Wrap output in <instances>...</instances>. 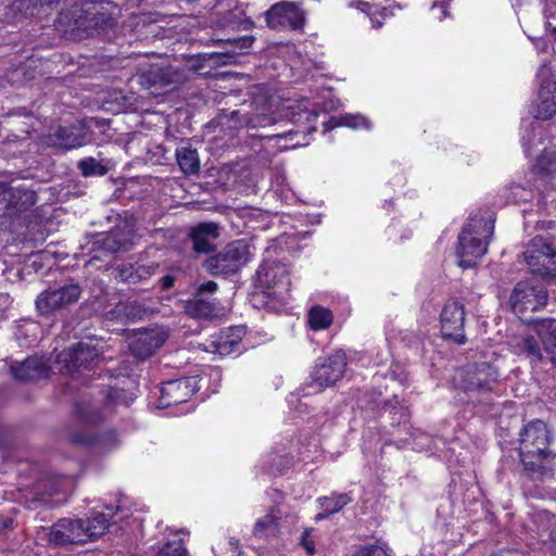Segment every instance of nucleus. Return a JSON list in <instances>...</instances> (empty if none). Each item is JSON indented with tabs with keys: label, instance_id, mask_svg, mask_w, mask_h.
Segmentation results:
<instances>
[{
	"label": "nucleus",
	"instance_id": "1",
	"mask_svg": "<svg viewBox=\"0 0 556 556\" xmlns=\"http://www.w3.org/2000/svg\"><path fill=\"white\" fill-rule=\"evenodd\" d=\"M520 437L519 455L525 469L533 478L548 475L555 455L548 448L551 435L547 426L541 420L531 421Z\"/></svg>",
	"mask_w": 556,
	"mask_h": 556
},
{
	"label": "nucleus",
	"instance_id": "2",
	"mask_svg": "<svg viewBox=\"0 0 556 556\" xmlns=\"http://www.w3.org/2000/svg\"><path fill=\"white\" fill-rule=\"evenodd\" d=\"M493 229L494 225L491 220L477 217L470 219L458 238L457 255L460 267H473L486 253Z\"/></svg>",
	"mask_w": 556,
	"mask_h": 556
},
{
	"label": "nucleus",
	"instance_id": "3",
	"mask_svg": "<svg viewBox=\"0 0 556 556\" xmlns=\"http://www.w3.org/2000/svg\"><path fill=\"white\" fill-rule=\"evenodd\" d=\"M252 100L250 111L238 110L230 114L235 127L260 128L276 123L274 98L263 86H254L251 91Z\"/></svg>",
	"mask_w": 556,
	"mask_h": 556
},
{
	"label": "nucleus",
	"instance_id": "4",
	"mask_svg": "<svg viewBox=\"0 0 556 556\" xmlns=\"http://www.w3.org/2000/svg\"><path fill=\"white\" fill-rule=\"evenodd\" d=\"M253 43L251 36H243L228 41L229 49L225 52H212L191 55L186 60L188 71L202 76L210 75L214 68L233 64L238 54L243 53Z\"/></svg>",
	"mask_w": 556,
	"mask_h": 556
},
{
	"label": "nucleus",
	"instance_id": "5",
	"mask_svg": "<svg viewBox=\"0 0 556 556\" xmlns=\"http://www.w3.org/2000/svg\"><path fill=\"white\" fill-rule=\"evenodd\" d=\"M254 255V248L245 240H236L227 244L216 255L206 261V267L213 275H229L245 266Z\"/></svg>",
	"mask_w": 556,
	"mask_h": 556
},
{
	"label": "nucleus",
	"instance_id": "6",
	"mask_svg": "<svg viewBox=\"0 0 556 556\" xmlns=\"http://www.w3.org/2000/svg\"><path fill=\"white\" fill-rule=\"evenodd\" d=\"M99 356L100 351L91 342H78L56 354L55 367L60 372L73 376L83 370H90Z\"/></svg>",
	"mask_w": 556,
	"mask_h": 556
},
{
	"label": "nucleus",
	"instance_id": "7",
	"mask_svg": "<svg viewBox=\"0 0 556 556\" xmlns=\"http://www.w3.org/2000/svg\"><path fill=\"white\" fill-rule=\"evenodd\" d=\"M346 356L342 351H337L327 357H319L312 374V384L308 387L313 391H307L305 395L321 392L325 388L333 386L339 381L345 371Z\"/></svg>",
	"mask_w": 556,
	"mask_h": 556
},
{
	"label": "nucleus",
	"instance_id": "8",
	"mask_svg": "<svg viewBox=\"0 0 556 556\" xmlns=\"http://www.w3.org/2000/svg\"><path fill=\"white\" fill-rule=\"evenodd\" d=\"M546 303V290L532 280L519 281L509 298L510 307L519 318H523L527 313L540 309Z\"/></svg>",
	"mask_w": 556,
	"mask_h": 556
},
{
	"label": "nucleus",
	"instance_id": "9",
	"mask_svg": "<svg viewBox=\"0 0 556 556\" xmlns=\"http://www.w3.org/2000/svg\"><path fill=\"white\" fill-rule=\"evenodd\" d=\"M266 24L273 29L302 30L305 24V12L291 1L273 4L265 13Z\"/></svg>",
	"mask_w": 556,
	"mask_h": 556
},
{
	"label": "nucleus",
	"instance_id": "10",
	"mask_svg": "<svg viewBox=\"0 0 556 556\" xmlns=\"http://www.w3.org/2000/svg\"><path fill=\"white\" fill-rule=\"evenodd\" d=\"M531 273L542 277L556 276V253L542 238H534L523 253Z\"/></svg>",
	"mask_w": 556,
	"mask_h": 556
},
{
	"label": "nucleus",
	"instance_id": "11",
	"mask_svg": "<svg viewBox=\"0 0 556 556\" xmlns=\"http://www.w3.org/2000/svg\"><path fill=\"white\" fill-rule=\"evenodd\" d=\"M80 293L81 289L76 283L49 289L38 295L36 306L40 314L48 315L76 303L80 298Z\"/></svg>",
	"mask_w": 556,
	"mask_h": 556
},
{
	"label": "nucleus",
	"instance_id": "12",
	"mask_svg": "<svg viewBox=\"0 0 556 556\" xmlns=\"http://www.w3.org/2000/svg\"><path fill=\"white\" fill-rule=\"evenodd\" d=\"M256 277L269 295L283 299L289 293V270L285 264L266 262L257 269Z\"/></svg>",
	"mask_w": 556,
	"mask_h": 556
},
{
	"label": "nucleus",
	"instance_id": "13",
	"mask_svg": "<svg viewBox=\"0 0 556 556\" xmlns=\"http://www.w3.org/2000/svg\"><path fill=\"white\" fill-rule=\"evenodd\" d=\"M0 215H13L28 210L37 201L36 192L25 185L8 186L0 182Z\"/></svg>",
	"mask_w": 556,
	"mask_h": 556
},
{
	"label": "nucleus",
	"instance_id": "14",
	"mask_svg": "<svg viewBox=\"0 0 556 556\" xmlns=\"http://www.w3.org/2000/svg\"><path fill=\"white\" fill-rule=\"evenodd\" d=\"M465 315L463 303L456 300L447 301L441 312L440 320L442 334L453 339L458 344L465 343Z\"/></svg>",
	"mask_w": 556,
	"mask_h": 556
},
{
	"label": "nucleus",
	"instance_id": "15",
	"mask_svg": "<svg viewBox=\"0 0 556 556\" xmlns=\"http://www.w3.org/2000/svg\"><path fill=\"white\" fill-rule=\"evenodd\" d=\"M49 541L54 544H85L88 542L86 521L60 519L50 530Z\"/></svg>",
	"mask_w": 556,
	"mask_h": 556
},
{
	"label": "nucleus",
	"instance_id": "16",
	"mask_svg": "<svg viewBox=\"0 0 556 556\" xmlns=\"http://www.w3.org/2000/svg\"><path fill=\"white\" fill-rule=\"evenodd\" d=\"M167 338L168 333L163 328L142 329L132 336L129 348L136 357L144 359L161 348Z\"/></svg>",
	"mask_w": 556,
	"mask_h": 556
},
{
	"label": "nucleus",
	"instance_id": "17",
	"mask_svg": "<svg viewBox=\"0 0 556 556\" xmlns=\"http://www.w3.org/2000/svg\"><path fill=\"white\" fill-rule=\"evenodd\" d=\"M86 128L81 122L68 127H59L47 137V144L64 150L75 149L86 143Z\"/></svg>",
	"mask_w": 556,
	"mask_h": 556
},
{
	"label": "nucleus",
	"instance_id": "18",
	"mask_svg": "<svg viewBox=\"0 0 556 556\" xmlns=\"http://www.w3.org/2000/svg\"><path fill=\"white\" fill-rule=\"evenodd\" d=\"M217 290V283L214 281H207L202 283L193 299L187 303V312L199 318H211L217 315L216 307L213 302L210 301L208 296Z\"/></svg>",
	"mask_w": 556,
	"mask_h": 556
},
{
	"label": "nucleus",
	"instance_id": "19",
	"mask_svg": "<svg viewBox=\"0 0 556 556\" xmlns=\"http://www.w3.org/2000/svg\"><path fill=\"white\" fill-rule=\"evenodd\" d=\"M245 331L243 327H231L213 336L204 346V350L218 355H229L237 351Z\"/></svg>",
	"mask_w": 556,
	"mask_h": 556
},
{
	"label": "nucleus",
	"instance_id": "20",
	"mask_svg": "<svg viewBox=\"0 0 556 556\" xmlns=\"http://www.w3.org/2000/svg\"><path fill=\"white\" fill-rule=\"evenodd\" d=\"M116 7L108 4H87L83 10L86 16L85 22H77L78 27H90L96 29L105 30L113 27L116 24Z\"/></svg>",
	"mask_w": 556,
	"mask_h": 556
},
{
	"label": "nucleus",
	"instance_id": "21",
	"mask_svg": "<svg viewBox=\"0 0 556 556\" xmlns=\"http://www.w3.org/2000/svg\"><path fill=\"white\" fill-rule=\"evenodd\" d=\"M193 392L194 386L191 378L167 381L161 388V403L164 406L177 405L187 402Z\"/></svg>",
	"mask_w": 556,
	"mask_h": 556
},
{
	"label": "nucleus",
	"instance_id": "22",
	"mask_svg": "<svg viewBox=\"0 0 556 556\" xmlns=\"http://www.w3.org/2000/svg\"><path fill=\"white\" fill-rule=\"evenodd\" d=\"M219 225L214 222H203L190 228L189 238L193 250L198 253H208L214 249V241L219 237Z\"/></svg>",
	"mask_w": 556,
	"mask_h": 556
},
{
	"label": "nucleus",
	"instance_id": "23",
	"mask_svg": "<svg viewBox=\"0 0 556 556\" xmlns=\"http://www.w3.org/2000/svg\"><path fill=\"white\" fill-rule=\"evenodd\" d=\"M556 113V81L543 79L535 104L534 117L548 119Z\"/></svg>",
	"mask_w": 556,
	"mask_h": 556
},
{
	"label": "nucleus",
	"instance_id": "24",
	"mask_svg": "<svg viewBox=\"0 0 556 556\" xmlns=\"http://www.w3.org/2000/svg\"><path fill=\"white\" fill-rule=\"evenodd\" d=\"M50 368L42 357H29L17 366L11 367L13 377L21 381H31L46 378Z\"/></svg>",
	"mask_w": 556,
	"mask_h": 556
},
{
	"label": "nucleus",
	"instance_id": "25",
	"mask_svg": "<svg viewBox=\"0 0 556 556\" xmlns=\"http://www.w3.org/2000/svg\"><path fill=\"white\" fill-rule=\"evenodd\" d=\"M283 516L281 507H273L264 517L258 518L253 527V535L264 539L275 536L280 527V520Z\"/></svg>",
	"mask_w": 556,
	"mask_h": 556
},
{
	"label": "nucleus",
	"instance_id": "26",
	"mask_svg": "<svg viewBox=\"0 0 556 556\" xmlns=\"http://www.w3.org/2000/svg\"><path fill=\"white\" fill-rule=\"evenodd\" d=\"M132 230L127 225H124L122 228L103 235L101 242L104 250L114 253L129 250L132 245Z\"/></svg>",
	"mask_w": 556,
	"mask_h": 556
},
{
	"label": "nucleus",
	"instance_id": "27",
	"mask_svg": "<svg viewBox=\"0 0 556 556\" xmlns=\"http://www.w3.org/2000/svg\"><path fill=\"white\" fill-rule=\"evenodd\" d=\"M155 263L144 264H122L116 269L117 278L124 282L137 283L151 277L157 269Z\"/></svg>",
	"mask_w": 556,
	"mask_h": 556
},
{
	"label": "nucleus",
	"instance_id": "28",
	"mask_svg": "<svg viewBox=\"0 0 556 556\" xmlns=\"http://www.w3.org/2000/svg\"><path fill=\"white\" fill-rule=\"evenodd\" d=\"M536 332L542 339L544 350L552 363L556 364V320H542L536 326Z\"/></svg>",
	"mask_w": 556,
	"mask_h": 556
},
{
	"label": "nucleus",
	"instance_id": "29",
	"mask_svg": "<svg viewBox=\"0 0 556 556\" xmlns=\"http://www.w3.org/2000/svg\"><path fill=\"white\" fill-rule=\"evenodd\" d=\"M61 0H17L15 8L24 11L26 16H46L50 14L52 7Z\"/></svg>",
	"mask_w": 556,
	"mask_h": 556
},
{
	"label": "nucleus",
	"instance_id": "30",
	"mask_svg": "<svg viewBox=\"0 0 556 556\" xmlns=\"http://www.w3.org/2000/svg\"><path fill=\"white\" fill-rule=\"evenodd\" d=\"M177 163L186 175H192L200 169V160L197 150L190 147H180L176 150Z\"/></svg>",
	"mask_w": 556,
	"mask_h": 556
},
{
	"label": "nucleus",
	"instance_id": "31",
	"mask_svg": "<svg viewBox=\"0 0 556 556\" xmlns=\"http://www.w3.org/2000/svg\"><path fill=\"white\" fill-rule=\"evenodd\" d=\"M351 497L349 494H333L328 497L319 498L320 506L324 513H319L316 515V520H321L327 518L329 515L336 514L341 510L344 506H346L351 502Z\"/></svg>",
	"mask_w": 556,
	"mask_h": 556
},
{
	"label": "nucleus",
	"instance_id": "32",
	"mask_svg": "<svg viewBox=\"0 0 556 556\" xmlns=\"http://www.w3.org/2000/svg\"><path fill=\"white\" fill-rule=\"evenodd\" d=\"M110 510L109 516L113 517L114 513L113 509L110 507L108 508ZM109 517L104 513H96L93 514L91 519H88L86 521L87 527V535L88 541L96 540L100 535H102L106 529L109 528Z\"/></svg>",
	"mask_w": 556,
	"mask_h": 556
},
{
	"label": "nucleus",
	"instance_id": "33",
	"mask_svg": "<svg viewBox=\"0 0 556 556\" xmlns=\"http://www.w3.org/2000/svg\"><path fill=\"white\" fill-rule=\"evenodd\" d=\"M308 323L313 330L326 329L332 323V314L325 307L314 306L308 313Z\"/></svg>",
	"mask_w": 556,
	"mask_h": 556
},
{
	"label": "nucleus",
	"instance_id": "34",
	"mask_svg": "<svg viewBox=\"0 0 556 556\" xmlns=\"http://www.w3.org/2000/svg\"><path fill=\"white\" fill-rule=\"evenodd\" d=\"M535 168L542 178H556V157L554 152L545 150L536 160Z\"/></svg>",
	"mask_w": 556,
	"mask_h": 556
},
{
	"label": "nucleus",
	"instance_id": "35",
	"mask_svg": "<svg viewBox=\"0 0 556 556\" xmlns=\"http://www.w3.org/2000/svg\"><path fill=\"white\" fill-rule=\"evenodd\" d=\"M497 378L495 371L492 367L483 364L481 365L477 372L476 377H472L468 382V388L470 389H484L488 388L490 382L495 381Z\"/></svg>",
	"mask_w": 556,
	"mask_h": 556
},
{
	"label": "nucleus",
	"instance_id": "36",
	"mask_svg": "<svg viewBox=\"0 0 556 556\" xmlns=\"http://www.w3.org/2000/svg\"><path fill=\"white\" fill-rule=\"evenodd\" d=\"M77 417L87 425H93L103 418L98 407L90 402H81L76 405Z\"/></svg>",
	"mask_w": 556,
	"mask_h": 556
},
{
	"label": "nucleus",
	"instance_id": "37",
	"mask_svg": "<svg viewBox=\"0 0 556 556\" xmlns=\"http://www.w3.org/2000/svg\"><path fill=\"white\" fill-rule=\"evenodd\" d=\"M140 84L147 89H153L152 92H157V88L162 87L161 65L153 64L147 71H144L140 77Z\"/></svg>",
	"mask_w": 556,
	"mask_h": 556
},
{
	"label": "nucleus",
	"instance_id": "38",
	"mask_svg": "<svg viewBox=\"0 0 556 556\" xmlns=\"http://www.w3.org/2000/svg\"><path fill=\"white\" fill-rule=\"evenodd\" d=\"M162 87L176 86L187 80L185 71L172 65H161Z\"/></svg>",
	"mask_w": 556,
	"mask_h": 556
},
{
	"label": "nucleus",
	"instance_id": "39",
	"mask_svg": "<svg viewBox=\"0 0 556 556\" xmlns=\"http://www.w3.org/2000/svg\"><path fill=\"white\" fill-rule=\"evenodd\" d=\"M78 168L80 169L83 176H85V177L93 176V175L102 176L106 172L104 166L101 165V163H99L93 157H87V159L80 160L78 163Z\"/></svg>",
	"mask_w": 556,
	"mask_h": 556
},
{
	"label": "nucleus",
	"instance_id": "40",
	"mask_svg": "<svg viewBox=\"0 0 556 556\" xmlns=\"http://www.w3.org/2000/svg\"><path fill=\"white\" fill-rule=\"evenodd\" d=\"M520 349L532 361H540L542 358L540 345L533 337L527 336L522 338Z\"/></svg>",
	"mask_w": 556,
	"mask_h": 556
},
{
	"label": "nucleus",
	"instance_id": "41",
	"mask_svg": "<svg viewBox=\"0 0 556 556\" xmlns=\"http://www.w3.org/2000/svg\"><path fill=\"white\" fill-rule=\"evenodd\" d=\"M187 552L180 539L173 540L165 544L157 553V556H186Z\"/></svg>",
	"mask_w": 556,
	"mask_h": 556
},
{
	"label": "nucleus",
	"instance_id": "42",
	"mask_svg": "<svg viewBox=\"0 0 556 556\" xmlns=\"http://www.w3.org/2000/svg\"><path fill=\"white\" fill-rule=\"evenodd\" d=\"M338 126H346L350 128H369V122L362 115H344L337 123Z\"/></svg>",
	"mask_w": 556,
	"mask_h": 556
},
{
	"label": "nucleus",
	"instance_id": "43",
	"mask_svg": "<svg viewBox=\"0 0 556 556\" xmlns=\"http://www.w3.org/2000/svg\"><path fill=\"white\" fill-rule=\"evenodd\" d=\"M295 122L305 121L308 124H312L317 118V113L314 110H308L306 106L302 110L299 106V112L293 115Z\"/></svg>",
	"mask_w": 556,
	"mask_h": 556
},
{
	"label": "nucleus",
	"instance_id": "44",
	"mask_svg": "<svg viewBox=\"0 0 556 556\" xmlns=\"http://www.w3.org/2000/svg\"><path fill=\"white\" fill-rule=\"evenodd\" d=\"M313 529H305L301 536V545L308 555L315 554V543L312 540Z\"/></svg>",
	"mask_w": 556,
	"mask_h": 556
},
{
	"label": "nucleus",
	"instance_id": "45",
	"mask_svg": "<svg viewBox=\"0 0 556 556\" xmlns=\"http://www.w3.org/2000/svg\"><path fill=\"white\" fill-rule=\"evenodd\" d=\"M356 556H389L387 551L378 545H370L362 548Z\"/></svg>",
	"mask_w": 556,
	"mask_h": 556
},
{
	"label": "nucleus",
	"instance_id": "46",
	"mask_svg": "<svg viewBox=\"0 0 556 556\" xmlns=\"http://www.w3.org/2000/svg\"><path fill=\"white\" fill-rule=\"evenodd\" d=\"M358 4H359V7H357V8L370 16V21H371L374 27L378 28V27L382 26V21L377 18L375 16V12H372V9H374L372 5H370L367 2H359Z\"/></svg>",
	"mask_w": 556,
	"mask_h": 556
},
{
	"label": "nucleus",
	"instance_id": "47",
	"mask_svg": "<svg viewBox=\"0 0 556 556\" xmlns=\"http://www.w3.org/2000/svg\"><path fill=\"white\" fill-rule=\"evenodd\" d=\"M536 131H538V127L534 125H531L530 129H525L521 140H522V146H523L526 153H529V149H530V144H531V140H532L531 137H533V138L536 137Z\"/></svg>",
	"mask_w": 556,
	"mask_h": 556
},
{
	"label": "nucleus",
	"instance_id": "48",
	"mask_svg": "<svg viewBox=\"0 0 556 556\" xmlns=\"http://www.w3.org/2000/svg\"><path fill=\"white\" fill-rule=\"evenodd\" d=\"M132 309H134V306L128 305V304H125V303H119V304L116 306V308H115L116 313H118V314H124V315H125V316H127V317H128V316H130V315H131V316H135V315L132 314V312H131Z\"/></svg>",
	"mask_w": 556,
	"mask_h": 556
},
{
	"label": "nucleus",
	"instance_id": "49",
	"mask_svg": "<svg viewBox=\"0 0 556 556\" xmlns=\"http://www.w3.org/2000/svg\"><path fill=\"white\" fill-rule=\"evenodd\" d=\"M12 525H13L12 518L0 515V533L5 531L7 529L11 528Z\"/></svg>",
	"mask_w": 556,
	"mask_h": 556
},
{
	"label": "nucleus",
	"instance_id": "50",
	"mask_svg": "<svg viewBox=\"0 0 556 556\" xmlns=\"http://www.w3.org/2000/svg\"><path fill=\"white\" fill-rule=\"evenodd\" d=\"M447 5H448V3L446 1H444L439 7H437L434 4L431 10L432 11L439 10L440 14L438 15V18L443 20L447 15V12H446Z\"/></svg>",
	"mask_w": 556,
	"mask_h": 556
},
{
	"label": "nucleus",
	"instance_id": "51",
	"mask_svg": "<svg viewBox=\"0 0 556 556\" xmlns=\"http://www.w3.org/2000/svg\"><path fill=\"white\" fill-rule=\"evenodd\" d=\"M71 484V481L67 479H63L59 482L58 488H55L52 492L58 493L60 489H63L65 486H68Z\"/></svg>",
	"mask_w": 556,
	"mask_h": 556
},
{
	"label": "nucleus",
	"instance_id": "52",
	"mask_svg": "<svg viewBox=\"0 0 556 556\" xmlns=\"http://www.w3.org/2000/svg\"><path fill=\"white\" fill-rule=\"evenodd\" d=\"M228 544H229V546H230V548H231V552H232V553H237V552H238V549H239V543H238V541H237V540H235V539H232V538H231V539H229Z\"/></svg>",
	"mask_w": 556,
	"mask_h": 556
},
{
	"label": "nucleus",
	"instance_id": "53",
	"mask_svg": "<svg viewBox=\"0 0 556 556\" xmlns=\"http://www.w3.org/2000/svg\"><path fill=\"white\" fill-rule=\"evenodd\" d=\"M109 399H110V401H111V402H113V403H118V402H119V396H118V394H117V391H116V390H114V391L110 392V394H109Z\"/></svg>",
	"mask_w": 556,
	"mask_h": 556
},
{
	"label": "nucleus",
	"instance_id": "54",
	"mask_svg": "<svg viewBox=\"0 0 556 556\" xmlns=\"http://www.w3.org/2000/svg\"><path fill=\"white\" fill-rule=\"evenodd\" d=\"M538 75H539L540 77L548 76V75H549V68H548V67H546L545 65H543V66L539 70Z\"/></svg>",
	"mask_w": 556,
	"mask_h": 556
},
{
	"label": "nucleus",
	"instance_id": "55",
	"mask_svg": "<svg viewBox=\"0 0 556 556\" xmlns=\"http://www.w3.org/2000/svg\"><path fill=\"white\" fill-rule=\"evenodd\" d=\"M544 14H545L546 17H552L555 14V11L552 10L551 8L546 7L544 9Z\"/></svg>",
	"mask_w": 556,
	"mask_h": 556
},
{
	"label": "nucleus",
	"instance_id": "56",
	"mask_svg": "<svg viewBox=\"0 0 556 556\" xmlns=\"http://www.w3.org/2000/svg\"><path fill=\"white\" fill-rule=\"evenodd\" d=\"M387 9H383L381 12H380V15H382L383 17L387 15Z\"/></svg>",
	"mask_w": 556,
	"mask_h": 556
},
{
	"label": "nucleus",
	"instance_id": "57",
	"mask_svg": "<svg viewBox=\"0 0 556 556\" xmlns=\"http://www.w3.org/2000/svg\"><path fill=\"white\" fill-rule=\"evenodd\" d=\"M287 136H292V134H291V132H288V134H287V135H285V136L278 135L277 137H278V138H282V137H287Z\"/></svg>",
	"mask_w": 556,
	"mask_h": 556
},
{
	"label": "nucleus",
	"instance_id": "58",
	"mask_svg": "<svg viewBox=\"0 0 556 556\" xmlns=\"http://www.w3.org/2000/svg\"><path fill=\"white\" fill-rule=\"evenodd\" d=\"M553 35L555 36L556 39V27L553 28Z\"/></svg>",
	"mask_w": 556,
	"mask_h": 556
},
{
	"label": "nucleus",
	"instance_id": "59",
	"mask_svg": "<svg viewBox=\"0 0 556 556\" xmlns=\"http://www.w3.org/2000/svg\"><path fill=\"white\" fill-rule=\"evenodd\" d=\"M230 23H232V21L231 20H227V22L224 25L230 24Z\"/></svg>",
	"mask_w": 556,
	"mask_h": 556
}]
</instances>
